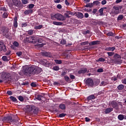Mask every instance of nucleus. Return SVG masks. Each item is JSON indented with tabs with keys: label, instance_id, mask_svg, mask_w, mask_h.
Segmentation results:
<instances>
[{
	"label": "nucleus",
	"instance_id": "obj_19",
	"mask_svg": "<svg viewBox=\"0 0 126 126\" xmlns=\"http://www.w3.org/2000/svg\"><path fill=\"white\" fill-rule=\"evenodd\" d=\"M76 14L77 17L80 19H83L84 17V14L81 12H77Z\"/></svg>",
	"mask_w": 126,
	"mask_h": 126
},
{
	"label": "nucleus",
	"instance_id": "obj_36",
	"mask_svg": "<svg viewBox=\"0 0 126 126\" xmlns=\"http://www.w3.org/2000/svg\"><path fill=\"white\" fill-rule=\"evenodd\" d=\"M43 28L42 25L36 26L34 27V29L35 30H40Z\"/></svg>",
	"mask_w": 126,
	"mask_h": 126
},
{
	"label": "nucleus",
	"instance_id": "obj_4",
	"mask_svg": "<svg viewBox=\"0 0 126 126\" xmlns=\"http://www.w3.org/2000/svg\"><path fill=\"white\" fill-rule=\"evenodd\" d=\"M51 19L52 20H55V19H57L59 21H64L66 20V17H65L61 14L57 13L55 14L54 15H51Z\"/></svg>",
	"mask_w": 126,
	"mask_h": 126
},
{
	"label": "nucleus",
	"instance_id": "obj_51",
	"mask_svg": "<svg viewBox=\"0 0 126 126\" xmlns=\"http://www.w3.org/2000/svg\"><path fill=\"white\" fill-rule=\"evenodd\" d=\"M106 60L103 58H100L98 59L97 62H105Z\"/></svg>",
	"mask_w": 126,
	"mask_h": 126
},
{
	"label": "nucleus",
	"instance_id": "obj_54",
	"mask_svg": "<svg viewBox=\"0 0 126 126\" xmlns=\"http://www.w3.org/2000/svg\"><path fill=\"white\" fill-rule=\"evenodd\" d=\"M2 60L4 62H7V61H8V59H7V56H3L2 57Z\"/></svg>",
	"mask_w": 126,
	"mask_h": 126
},
{
	"label": "nucleus",
	"instance_id": "obj_17",
	"mask_svg": "<svg viewBox=\"0 0 126 126\" xmlns=\"http://www.w3.org/2000/svg\"><path fill=\"white\" fill-rule=\"evenodd\" d=\"M42 56L43 57H50L51 56L50 52H43L41 53Z\"/></svg>",
	"mask_w": 126,
	"mask_h": 126
},
{
	"label": "nucleus",
	"instance_id": "obj_9",
	"mask_svg": "<svg viewBox=\"0 0 126 126\" xmlns=\"http://www.w3.org/2000/svg\"><path fill=\"white\" fill-rule=\"evenodd\" d=\"M40 63L45 66H48L49 65V63H48V61L45 59L41 60Z\"/></svg>",
	"mask_w": 126,
	"mask_h": 126
},
{
	"label": "nucleus",
	"instance_id": "obj_5",
	"mask_svg": "<svg viewBox=\"0 0 126 126\" xmlns=\"http://www.w3.org/2000/svg\"><path fill=\"white\" fill-rule=\"evenodd\" d=\"M85 84L89 88H93L94 86V81L93 79L88 78L85 81Z\"/></svg>",
	"mask_w": 126,
	"mask_h": 126
},
{
	"label": "nucleus",
	"instance_id": "obj_7",
	"mask_svg": "<svg viewBox=\"0 0 126 126\" xmlns=\"http://www.w3.org/2000/svg\"><path fill=\"white\" fill-rule=\"evenodd\" d=\"M111 13L113 14H118L120 13V8L118 6H115L113 7Z\"/></svg>",
	"mask_w": 126,
	"mask_h": 126
},
{
	"label": "nucleus",
	"instance_id": "obj_57",
	"mask_svg": "<svg viewBox=\"0 0 126 126\" xmlns=\"http://www.w3.org/2000/svg\"><path fill=\"white\" fill-rule=\"evenodd\" d=\"M34 6V4H30L28 5V8L29 9H32Z\"/></svg>",
	"mask_w": 126,
	"mask_h": 126
},
{
	"label": "nucleus",
	"instance_id": "obj_27",
	"mask_svg": "<svg viewBox=\"0 0 126 126\" xmlns=\"http://www.w3.org/2000/svg\"><path fill=\"white\" fill-rule=\"evenodd\" d=\"M117 88L118 90L122 91V90H123L125 88V86H124V85L123 84H121L118 86Z\"/></svg>",
	"mask_w": 126,
	"mask_h": 126
},
{
	"label": "nucleus",
	"instance_id": "obj_6",
	"mask_svg": "<svg viewBox=\"0 0 126 126\" xmlns=\"http://www.w3.org/2000/svg\"><path fill=\"white\" fill-rule=\"evenodd\" d=\"M109 105L111 106L113 108L116 110H119L118 103L116 100H113L109 102Z\"/></svg>",
	"mask_w": 126,
	"mask_h": 126
},
{
	"label": "nucleus",
	"instance_id": "obj_3",
	"mask_svg": "<svg viewBox=\"0 0 126 126\" xmlns=\"http://www.w3.org/2000/svg\"><path fill=\"white\" fill-rule=\"evenodd\" d=\"M26 109L30 113L33 114H37L39 110L37 106H35L33 105H28L26 106Z\"/></svg>",
	"mask_w": 126,
	"mask_h": 126
},
{
	"label": "nucleus",
	"instance_id": "obj_24",
	"mask_svg": "<svg viewBox=\"0 0 126 126\" xmlns=\"http://www.w3.org/2000/svg\"><path fill=\"white\" fill-rule=\"evenodd\" d=\"M59 108L61 110H64L66 109V106L64 104H60L59 105Z\"/></svg>",
	"mask_w": 126,
	"mask_h": 126
},
{
	"label": "nucleus",
	"instance_id": "obj_60",
	"mask_svg": "<svg viewBox=\"0 0 126 126\" xmlns=\"http://www.w3.org/2000/svg\"><path fill=\"white\" fill-rule=\"evenodd\" d=\"M66 12L68 14V15H73L74 13L71 12V11H68V10H66Z\"/></svg>",
	"mask_w": 126,
	"mask_h": 126
},
{
	"label": "nucleus",
	"instance_id": "obj_11",
	"mask_svg": "<svg viewBox=\"0 0 126 126\" xmlns=\"http://www.w3.org/2000/svg\"><path fill=\"white\" fill-rule=\"evenodd\" d=\"M1 51H3V52H6L7 49L4 44L0 43V52Z\"/></svg>",
	"mask_w": 126,
	"mask_h": 126
},
{
	"label": "nucleus",
	"instance_id": "obj_58",
	"mask_svg": "<svg viewBox=\"0 0 126 126\" xmlns=\"http://www.w3.org/2000/svg\"><path fill=\"white\" fill-rule=\"evenodd\" d=\"M53 85L54 86H60V83L58 82H54Z\"/></svg>",
	"mask_w": 126,
	"mask_h": 126
},
{
	"label": "nucleus",
	"instance_id": "obj_34",
	"mask_svg": "<svg viewBox=\"0 0 126 126\" xmlns=\"http://www.w3.org/2000/svg\"><path fill=\"white\" fill-rule=\"evenodd\" d=\"M60 44H61V45H65V44H66V40L63 38L61 39Z\"/></svg>",
	"mask_w": 126,
	"mask_h": 126
},
{
	"label": "nucleus",
	"instance_id": "obj_38",
	"mask_svg": "<svg viewBox=\"0 0 126 126\" xmlns=\"http://www.w3.org/2000/svg\"><path fill=\"white\" fill-rule=\"evenodd\" d=\"M107 85V82H105V81H102V82H101V83L100 84L99 86H100V87H102V86H106V85Z\"/></svg>",
	"mask_w": 126,
	"mask_h": 126
},
{
	"label": "nucleus",
	"instance_id": "obj_26",
	"mask_svg": "<svg viewBox=\"0 0 126 126\" xmlns=\"http://www.w3.org/2000/svg\"><path fill=\"white\" fill-rule=\"evenodd\" d=\"M17 98L21 102L24 101V97L22 95L17 96Z\"/></svg>",
	"mask_w": 126,
	"mask_h": 126
},
{
	"label": "nucleus",
	"instance_id": "obj_29",
	"mask_svg": "<svg viewBox=\"0 0 126 126\" xmlns=\"http://www.w3.org/2000/svg\"><path fill=\"white\" fill-rule=\"evenodd\" d=\"M53 24L57 26H61L63 24V23L61 22H57V21H54L53 22Z\"/></svg>",
	"mask_w": 126,
	"mask_h": 126
},
{
	"label": "nucleus",
	"instance_id": "obj_20",
	"mask_svg": "<svg viewBox=\"0 0 126 126\" xmlns=\"http://www.w3.org/2000/svg\"><path fill=\"white\" fill-rule=\"evenodd\" d=\"M42 98H43V96H42L41 94H35V98L36 100L41 101L42 100Z\"/></svg>",
	"mask_w": 126,
	"mask_h": 126
},
{
	"label": "nucleus",
	"instance_id": "obj_59",
	"mask_svg": "<svg viewBox=\"0 0 126 126\" xmlns=\"http://www.w3.org/2000/svg\"><path fill=\"white\" fill-rule=\"evenodd\" d=\"M118 78L116 76H114L112 77V79H111V80L114 81H116L118 80Z\"/></svg>",
	"mask_w": 126,
	"mask_h": 126
},
{
	"label": "nucleus",
	"instance_id": "obj_31",
	"mask_svg": "<svg viewBox=\"0 0 126 126\" xmlns=\"http://www.w3.org/2000/svg\"><path fill=\"white\" fill-rule=\"evenodd\" d=\"M32 44H36L37 39L36 37H32Z\"/></svg>",
	"mask_w": 126,
	"mask_h": 126
},
{
	"label": "nucleus",
	"instance_id": "obj_55",
	"mask_svg": "<svg viewBox=\"0 0 126 126\" xmlns=\"http://www.w3.org/2000/svg\"><path fill=\"white\" fill-rule=\"evenodd\" d=\"M71 0H65V4L67 5L68 6L70 5V1Z\"/></svg>",
	"mask_w": 126,
	"mask_h": 126
},
{
	"label": "nucleus",
	"instance_id": "obj_33",
	"mask_svg": "<svg viewBox=\"0 0 126 126\" xmlns=\"http://www.w3.org/2000/svg\"><path fill=\"white\" fill-rule=\"evenodd\" d=\"M66 115L67 114L66 113H61L58 115V117L62 118L65 117Z\"/></svg>",
	"mask_w": 126,
	"mask_h": 126
},
{
	"label": "nucleus",
	"instance_id": "obj_21",
	"mask_svg": "<svg viewBox=\"0 0 126 126\" xmlns=\"http://www.w3.org/2000/svg\"><path fill=\"white\" fill-rule=\"evenodd\" d=\"M116 50L115 47H106L105 48V51H111L112 52H114Z\"/></svg>",
	"mask_w": 126,
	"mask_h": 126
},
{
	"label": "nucleus",
	"instance_id": "obj_13",
	"mask_svg": "<svg viewBox=\"0 0 126 126\" xmlns=\"http://www.w3.org/2000/svg\"><path fill=\"white\" fill-rule=\"evenodd\" d=\"M113 108H106L104 110V113H105V114H108L111 113L112 111H113Z\"/></svg>",
	"mask_w": 126,
	"mask_h": 126
},
{
	"label": "nucleus",
	"instance_id": "obj_32",
	"mask_svg": "<svg viewBox=\"0 0 126 126\" xmlns=\"http://www.w3.org/2000/svg\"><path fill=\"white\" fill-rule=\"evenodd\" d=\"M14 4L16 6L20 5V1L17 0H12Z\"/></svg>",
	"mask_w": 126,
	"mask_h": 126
},
{
	"label": "nucleus",
	"instance_id": "obj_1",
	"mask_svg": "<svg viewBox=\"0 0 126 126\" xmlns=\"http://www.w3.org/2000/svg\"><path fill=\"white\" fill-rule=\"evenodd\" d=\"M43 71L42 69L39 67L31 66L27 67L24 69V72L26 75H38Z\"/></svg>",
	"mask_w": 126,
	"mask_h": 126
},
{
	"label": "nucleus",
	"instance_id": "obj_25",
	"mask_svg": "<svg viewBox=\"0 0 126 126\" xmlns=\"http://www.w3.org/2000/svg\"><path fill=\"white\" fill-rule=\"evenodd\" d=\"M32 38H33V36H32L31 37H26V41L28 43H32Z\"/></svg>",
	"mask_w": 126,
	"mask_h": 126
},
{
	"label": "nucleus",
	"instance_id": "obj_49",
	"mask_svg": "<svg viewBox=\"0 0 126 126\" xmlns=\"http://www.w3.org/2000/svg\"><path fill=\"white\" fill-rule=\"evenodd\" d=\"M103 11L104 10L102 8L99 10V12L100 13V16H102L103 15Z\"/></svg>",
	"mask_w": 126,
	"mask_h": 126
},
{
	"label": "nucleus",
	"instance_id": "obj_53",
	"mask_svg": "<svg viewBox=\"0 0 126 126\" xmlns=\"http://www.w3.org/2000/svg\"><path fill=\"white\" fill-rule=\"evenodd\" d=\"M6 94L9 96H11L13 94V93L11 91H7L6 92Z\"/></svg>",
	"mask_w": 126,
	"mask_h": 126
},
{
	"label": "nucleus",
	"instance_id": "obj_35",
	"mask_svg": "<svg viewBox=\"0 0 126 126\" xmlns=\"http://www.w3.org/2000/svg\"><path fill=\"white\" fill-rule=\"evenodd\" d=\"M89 44V41H84L80 43L81 46H86V45H88Z\"/></svg>",
	"mask_w": 126,
	"mask_h": 126
},
{
	"label": "nucleus",
	"instance_id": "obj_46",
	"mask_svg": "<svg viewBox=\"0 0 126 126\" xmlns=\"http://www.w3.org/2000/svg\"><path fill=\"white\" fill-rule=\"evenodd\" d=\"M100 3V2L97 0L96 1H93V5H98V4H99Z\"/></svg>",
	"mask_w": 126,
	"mask_h": 126
},
{
	"label": "nucleus",
	"instance_id": "obj_42",
	"mask_svg": "<svg viewBox=\"0 0 126 126\" xmlns=\"http://www.w3.org/2000/svg\"><path fill=\"white\" fill-rule=\"evenodd\" d=\"M53 69L54 71H59V69H60V67L59 66H53Z\"/></svg>",
	"mask_w": 126,
	"mask_h": 126
},
{
	"label": "nucleus",
	"instance_id": "obj_40",
	"mask_svg": "<svg viewBox=\"0 0 126 126\" xmlns=\"http://www.w3.org/2000/svg\"><path fill=\"white\" fill-rule=\"evenodd\" d=\"M55 63H57L58 64H61L62 63V61L59 60H55Z\"/></svg>",
	"mask_w": 126,
	"mask_h": 126
},
{
	"label": "nucleus",
	"instance_id": "obj_63",
	"mask_svg": "<svg viewBox=\"0 0 126 126\" xmlns=\"http://www.w3.org/2000/svg\"><path fill=\"white\" fill-rule=\"evenodd\" d=\"M21 25H22V27H26L28 26V23H23Z\"/></svg>",
	"mask_w": 126,
	"mask_h": 126
},
{
	"label": "nucleus",
	"instance_id": "obj_8",
	"mask_svg": "<svg viewBox=\"0 0 126 126\" xmlns=\"http://www.w3.org/2000/svg\"><path fill=\"white\" fill-rule=\"evenodd\" d=\"M3 121L6 122L12 123L13 121V119L11 116H8L4 117L3 118Z\"/></svg>",
	"mask_w": 126,
	"mask_h": 126
},
{
	"label": "nucleus",
	"instance_id": "obj_2",
	"mask_svg": "<svg viewBox=\"0 0 126 126\" xmlns=\"http://www.w3.org/2000/svg\"><path fill=\"white\" fill-rule=\"evenodd\" d=\"M10 76V73L7 72H2L0 74V83L5 82L8 83Z\"/></svg>",
	"mask_w": 126,
	"mask_h": 126
},
{
	"label": "nucleus",
	"instance_id": "obj_50",
	"mask_svg": "<svg viewBox=\"0 0 126 126\" xmlns=\"http://www.w3.org/2000/svg\"><path fill=\"white\" fill-rule=\"evenodd\" d=\"M31 86L32 88H35L37 87V85L36 84V83H35V82H32L31 84Z\"/></svg>",
	"mask_w": 126,
	"mask_h": 126
},
{
	"label": "nucleus",
	"instance_id": "obj_64",
	"mask_svg": "<svg viewBox=\"0 0 126 126\" xmlns=\"http://www.w3.org/2000/svg\"><path fill=\"white\" fill-rule=\"evenodd\" d=\"M62 7H63L62 5L61 4H58L57 6V8L59 9H62Z\"/></svg>",
	"mask_w": 126,
	"mask_h": 126
},
{
	"label": "nucleus",
	"instance_id": "obj_30",
	"mask_svg": "<svg viewBox=\"0 0 126 126\" xmlns=\"http://www.w3.org/2000/svg\"><path fill=\"white\" fill-rule=\"evenodd\" d=\"M114 58L115 59V60H116L117 59H119V60H121L122 59V57L120 55L116 54L114 56Z\"/></svg>",
	"mask_w": 126,
	"mask_h": 126
},
{
	"label": "nucleus",
	"instance_id": "obj_52",
	"mask_svg": "<svg viewBox=\"0 0 126 126\" xmlns=\"http://www.w3.org/2000/svg\"><path fill=\"white\" fill-rule=\"evenodd\" d=\"M104 72V70H103V68H99V69H98L97 70V73H102V72Z\"/></svg>",
	"mask_w": 126,
	"mask_h": 126
},
{
	"label": "nucleus",
	"instance_id": "obj_15",
	"mask_svg": "<svg viewBox=\"0 0 126 126\" xmlns=\"http://www.w3.org/2000/svg\"><path fill=\"white\" fill-rule=\"evenodd\" d=\"M118 119L120 121H123L124 120H126V116L123 114H120L118 116Z\"/></svg>",
	"mask_w": 126,
	"mask_h": 126
},
{
	"label": "nucleus",
	"instance_id": "obj_48",
	"mask_svg": "<svg viewBox=\"0 0 126 126\" xmlns=\"http://www.w3.org/2000/svg\"><path fill=\"white\" fill-rule=\"evenodd\" d=\"M107 54L109 57H112L114 55V52H107Z\"/></svg>",
	"mask_w": 126,
	"mask_h": 126
},
{
	"label": "nucleus",
	"instance_id": "obj_44",
	"mask_svg": "<svg viewBox=\"0 0 126 126\" xmlns=\"http://www.w3.org/2000/svg\"><path fill=\"white\" fill-rule=\"evenodd\" d=\"M64 80L67 82L70 81V78L68 76H64Z\"/></svg>",
	"mask_w": 126,
	"mask_h": 126
},
{
	"label": "nucleus",
	"instance_id": "obj_45",
	"mask_svg": "<svg viewBox=\"0 0 126 126\" xmlns=\"http://www.w3.org/2000/svg\"><path fill=\"white\" fill-rule=\"evenodd\" d=\"M27 32H28V34L32 35L33 33V30H30Z\"/></svg>",
	"mask_w": 126,
	"mask_h": 126
},
{
	"label": "nucleus",
	"instance_id": "obj_28",
	"mask_svg": "<svg viewBox=\"0 0 126 126\" xmlns=\"http://www.w3.org/2000/svg\"><path fill=\"white\" fill-rule=\"evenodd\" d=\"M12 123H15V124H19L20 123V119L18 118H17L16 119H12Z\"/></svg>",
	"mask_w": 126,
	"mask_h": 126
},
{
	"label": "nucleus",
	"instance_id": "obj_12",
	"mask_svg": "<svg viewBox=\"0 0 126 126\" xmlns=\"http://www.w3.org/2000/svg\"><path fill=\"white\" fill-rule=\"evenodd\" d=\"M1 33L3 36H6L7 37H9L8 31L7 30L3 29L1 30Z\"/></svg>",
	"mask_w": 126,
	"mask_h": 126
},
{
	"label": "nucleus",
	"instance_id": "obj_47",
	"mask_svg": "<svg viewBox=\"0 0 126 126\" xmlns=\"http://www.w3.org/2000/svg\"><path fill=\"white\" fill-rule=\"evenodd\" d=\"M8 14H7V13L4 12V13H3V14L2 15V18H6L8 17Z\"/></svg>",
	"mask_w": 126,
	"mask_h": 126
},
{
	"label": "nucleus",
	"instance_id": "obj_10",
	"mask_svg": "<svg viewBox=\"0 0 126 126\" xmlns=\"http://www.w3.org/2000/svg\"><path fill=\"white\" fill-rule=\"evenodd\" d=\"M100 44V41L99 40L93 41L89 43L90 46H94L95 45H99Z\"/></svg>",
	"mask_w": 126,
	"mask_h": 126
},
{
	"label": "nucleus",
	"instance_id": "obj_14",
	"mask_svg": "<svg viewBox=\"0 0 126 126\" xmlns=\"http://www.w3.org/2000/svg\"><path fill=\"white\" fill-rule=\"evenodd\" d=\"M18 17L16 16L14 18L13 20V26L14 28H17L18 27Z\"/></svg>",
	"mask_w": 126,
	"mask_h": 126
},
{
	"label": "nucleus",
	"instance_id": "obj_37",
	"mask_svg": "<svg viewBox=\"0 0 126 126\" xmlns=\"http://www.w3.org/2000/svg\"><path fill=\"white\" fill-rule=\"evenodd\" d=\"M93 6L94 5H93V3H90L86 4V5H85V7H86L87 8H88V7L92 8Z\"/></svg>",
	"mask_w": 126,
	"mask_h": 126
},
{
	"label": "nucleus",
	"instance_id": "obj_39",
	"mask_svg": "<svg viewBox=\"0 0 126 126\" xmlns=\"http://www.w3.org/2000/svg\"><path fill=\"white\" fill-rule=\"evenodd\" d=\"M115 33H113V32H109L107 33L106 35L108 36H114Z\"/></svg>",
	"mask_w": 126,
	"mask_h": 126
},
{
	"label": "nucleus",
	"instance_id": "obj_23",
	"mask_svg": "<svg viewBox=\"0 0 126 126\" xmlns=\"http://www.w3.org/2000/svg\"><path fill=\"white\" fill-rule=\"evenodd\" d=\"M95 99V96L94 95L92 94L87 97L88 100H92Z\"/></svg>",
	"mask_w": 126,
	"mask_h": 126
},
{
	"label": "nucleus",
	"instance_id": "obj_22",
	"mask_svg": "<svg viewBox=\"0 0 126 126\" xmlns=\"http://www.w3.org/2000/svg\"><path fill=\"white\" fill-rule=\"evenodd\" d=\"M33 12V10L32 9H28L25 10L24 12V14L25 15H28L30 14H32Z\"/></svg>",
	"mask_w": 126,
	"mask_h": 126
},
{
	"label": "nucleus",
	"instance_id": "obj_16",
	"mask_svg": "<svg viewBox=\"0 0 126 126\" xmlns=\"http://www.w3.org/2000/svg\"><path fill=\"white\" fill-rule=\"evenodd\" d=\"M87 72V68H84L78 71L79 74H85Z\"/></svg>",
	"mask_w": 126,
	"mask_h": 126
},
{
	"label": "nucleus",
	"instance_id": "obj_41",
	"mask_svg": "<svg viewBox=\"0 0 126 126\" xmlns=\"http://www.w3.org/2000/svg\"><path fill=\"white\" fill-rule=\"evenodd\" d=\"M124 19V15H120L118 16L117 20L118 21H121Z\"/></svg>",
	"mask_w": 126,
	"mask_h": 126
},
{
	"label": "nucleus",
	"instance_id": "obj_18",
	"mask_svg": "<svg viewBox=\"0 0 126 126\" xmlns=\"http://www.w3.org/2000/svg\"><path fill=\"white\" fill-rule=\"evenodd\" d=\"M9 99H10V101H11L13 102H16V103H18V101L17 99L13 96H10L9 97Z\"/></svg>",
	"mask_w": 126,
	"mask_h": 126
},
{
	"label": "nucleus",
	"instance_id": "obj_43",
	"mask_svg": "<svg viewBox=\"0 0 126 126\" xmlns=\"http://www.w3.org/2000/svg\"><path fill=\"white\" fill-rule=\"evenodd\" d=\"M114 62H115V63L119 64V63H121V60H118V59H114Z\"/></svg>",
	"mask_w": 126,
	"mask_h": 126
},
{
	"label": "nucleus",
	"instance_id": "obj_61",
	"mask_svg": "<svg viewBox=\"0 0 126 126\" xmlns=\"http://www.w3.org/2000/svg\"><path fill=\"white\" fill-rule=\"evenodd\" d=\"M0 11H6L7 9L4 7H0Z\"/></svg>",
	"mask_w": 126,
	"mask_h": 126
},
{
	"label": "nucleus",
	"instance_id": "obj_56",
	"mask_svg": "<svg viewBox=\"0 0 126 126\" xmlns=\"http://www.w3.org/2000/svg\"><path fill=\"white\" fill-rule=\"evenodd\" d=\"M13 44L15 47H19V44L17 41H14Z\"/></svg>",
	"mask_w": 126,
	"mask_h": 126
},
{
	"label": "nucleus",
	"instance_id": "obj_62",
	"mask_svg": "<svg viewBox=\"0 0 126 126\" xmlns=\"http://www.w3.org/2000/svg\"><path fill=\"white\" fill-rule=\"evenodd\" d=\"M22 2L23 4H26L28 3V0H22Z\"/></svg>",
	"mask_w": 126,
	"mask_h": 126
}]
</instances>
